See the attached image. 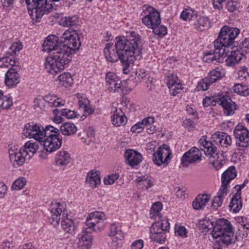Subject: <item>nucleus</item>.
I'll use <instances>...</instances> for the list:
<instances>
[{
  "mask_svg": "<svg viewBox=\"0 0 249 249\" xmlns=\"http://www.w3.org/2000/svg\"><path fill=\"white\" fill-rule=\"evenodd\" d=\"M71 160L70 154L66 151L62 150L57 153L55 158V162L57 166L64 167L70 164Z\"/></svg>",
  "mask_w": 249,
  "mask_h": 249,
  "instance_id": "nucleus-33",
  "label": "nucleus"
},
{
  "mask_svg": "<svg viewBox=\"0 0 249 249\" xmlns=\"http://www.w3.org/2000/svg\"><path fill=\"white\" fill-rule=\"evenodd\" d=\"M220 105L224 108V113L225 115L231 116L234 114L236 106L230 98L223 96L220 99Z\"/></svg>",
  "mask_w": 249,
  "mask_h": 249,
  "instance_id": "nucleus-30",
  "label": "nucleus"
},
{
  "mask_svg": "<svg viewBox=\"0 0 249 249\" xmlns=\"http://www.w3.org/2000/svg\"><path fill=\"white\" fill-rule=\"evenodd\" d=\"M202 150H203L206 156L214 160L212 164L216 170L220 169L225 163V158L222 154L218 152L217 148L211 142L207 140L206 136H203L198 141Z\"/></svg>",
  "mask_w": 249,
  "mask_h": 249,
  "instance_id": "nucleus-6",
  "label": "nucleus"
},
{
  "mask_svg": "<svg viewBox=\"0 0 249 249\" xmlns=\"http://www.w3.org/2000/svg\"><path fill=\"white\" fill-rule=\"evenodd\" d=\"M86 182L92 188L97 187L101 183L100 172L96 170L89 171L87 174Z\"/></svg>",
  "mask_w": 249,
  "mask_h": 249,
  "instance_id": "nucleus-35",
  "label": "nucleus"
},
{
  "mask_svg": "<svg viewBox=\"0 0 249 249\" xmlns=\"http://www.w3.org/2000/svg\"><path fill=\"white\" fill-rule=\"evenodd\" d=\"M239 33L240 30L238 28L223 26L220 30L217 38L214 42V46L224 50L225 55H227V49L229 47H235V39Z\"/></svg>",
  "mask_w": 249,
  "mask_h": 249,
  "instance_id": "nucleus-4",
  "label": "nucleus"
},
{
  "mask_svg": "<svg viewBox=\"0 0 249 249\" xmlns=\"http://www.w3.org/2000/svg\"><path fill=\"white\" fill-rule=\"evenodd\" d=\"M46 127L35 124L33 122L27 124L23 129V134L29 138H33L34 140L41 142L45 137Z\"/></svg>",
  "mask_w": 249,
  "mask_h": 249,
  "instance_id": "nucleus-10",
  "label": "nucleus"
},
{
  "mask_svg": "<svg viewBox=\"0 0 249 249\" xmlns=\"http://www.w3.org/2000/svg\"><path fill=\"white\" fill-rule=\"evenodd\" d=\"M19 82V76L16 69L10 68L5 74V83L10 88L16 86Z\"/></svg>",
  "mask_w": 249,
  "mask_h": 249,
  "instance_id": "nucleus-32",
  "label": "nucleus"
},
{
  "mask_svg": "<svg viewBox=\"0 0 249 249\" xmlns=\"http://www.w3.org/2000/svg\"><path fill=\"white\" fill-rule=\"evenodd\" d=\"M26 183L24 178H20L16 180L12 184V189L13 190H20L24 187Z\"/></svg>",
  "mask_w": 249,
  "mask_h": 249,
  "instance_id": "nucleus-57",
  "label": "nucleus"
},
{
  "mask_svg": "<svg viewBox=\"0 0 249 249\" xmlns=\"http://www.w3.org/2000/svg\"><path fill=\"white\" fill-rule=\"evenodd\" d=\"M232 50L226 60V63L228 66H232L238 63L241 60L243 56L246 55V51L243 53L237 47L231 48Z\"/></svg>",
  "mask_w": 249,
  "mask_h": 249,
  "instance_id": "nucleus-24",
  "label": "nucleus"
},
{
  "mask_svg": "<svg viewBox=\"0 0 249 249\" xmlns=\"http://www.w3.org/2000/svg\"><path fill=\"white\" fill-rule=\"evenodd\" d=\"M229 207L231 211L234 213H237L240 211L242 208L241 194L236 192L233 194Z\"/></svg>",
  "mask_w": 249,
  "mask_h": 249,
  "instance_id": "nucleus-36",
  "label": "nucleus"
},
{
  "mask_svg": "<svg viewBox=\"0 0 249 249\" xmlns=\"http://www.w3.org/2000/svg\"><path fill=\"white\" fill-rule=\"evenodd\" d=\"M111 121L114 125L120 126L126 124L127 118L121 109H116L115 113L111 117Z\"/></svg>",
  "mask_w": 249,
  "mask_h": 249,
  "instance_id": "nucleus-37",
  "label": "nucleus"
},
{
  "mask_svg": "<svg viewBox=\"0 0 249 249\" xmlns=\"http://www.w3.org/2000/svg\"><path fill=\"white\" fill-rule=\"evenodd\" d=\"M225 198L219 195H217L214 197L213 199L212 207L216 209L220 207L222 204L223 201Z\"/></svg>",
  "mask_w": 249,
  "mask_h": 249,
  "instance_id": "nucleus-61",
  "label": "nucleus"
},
{
  "mask_svg": "<svg viewBox=\"0 0 249 249\" xmlns=\"http://www.w3.org/2000/svg\"><path fill=\"white\" fill-rule=\"evenodd\" d=\"M115 45L109 43L106 45L104 53L106 59L116 62L119 59L127 65L130 61L140 59L143 49L141 36L132 31L126 33V36H117Z\"/></svg>",
  "mask_w": 249,
  "mask_h": 249,
  "instance_id": "nucleus-1",
  "label": "nucleus"
},
{
  "mask_svg": "<svg viewBox=\"0 0 249 249\" xmlns=\"http://www.w3.org/2000/svg\"><path fill=\"white\" fill-rule=\"evenodd\" d=\"M66 204L65 202L59 200L53 201L51 205V223L54 226L59 224L61 213L65 214Z\"/></svg>",
  "mask_w": 249,
  "mask_h": 249,
  "instance_id": "nucleus-13",
  "label": "nucleus"
},
{
  "mask_svg": "<svg viewBox=\"0 0 249 249\" xmlns=\"http://www.w3.org/2000/svg\"><path fill=\"white\" fill-rule=\"evenodd\" d=\"M211 199L210 194H202L198 195L192 202V207L196 210H203Z\"/></svg>",
  "mask_w": 249,
  "mask_h": 249,
  "instance_id": "nucleus-29",
  "label": "nucleus"
},
{
  "mask_svg": "<svg viewBox=\"0 0 249 249\" xmlns=\"http://www.w3.org/2000/svg\"><path fill=\"white\" fill-rule=\"evenodd\" d=\"M60 115L67 119H71L77 117V114L74 110H71L68 108L61 109L60 111Z\"/></svg>",
  "mask_w": 249,
  "mask_h": 249,
  "instance_id": "nucleus-55",
  "label": "nucleus"
},
{
  "mask_svg": "<svg viewBox=\"0 0 249 249\" xmlns=\"http://www.w3.org/2000/svg\"><path fill=\"white\" fill-rule=\"evenodd\" d=\"M174 232L176 236L182 237H186L187 230L184 226L176 225L174 228Z\"/></svg>",
  "mask_w": 249,
  "mask_h": 249,
  "instance_id": "nucleus-58",
  "label": "nucleus"
},
{
  "mask_svg": "<svg viewBox=\"0 0 249 249\" xmlns=\"http://www.w3.org/2000/svg\"><path fill=\"white\" fill-rule=\"evenodd\" d=\"M124 156L126 163L131 167L139 165L142 161V155L132 149L126 150Z\"/></svg>",
  "mask_w": 249,
  "mask_h": 249,
  "instance_id": "nucleus-22",
  "label": "nucleus"
},
{
  "mask_svg": "<svg viewBox=\"0 0 249 249\" xmlns=\"http://www.w3.org/2000/svg\"><path fill=\"white\" fill-rule=\"evenodd\" d=\"M233 90L240 95L246 96L249 95V89L245 85L236 84L234 86Z\"/></svg>",
  "mask_w": 249,
  "mask_h": 249,
  "instance_id": "nucleus-50",
  "label": "nucleus"
},
{
  "mask_svg": "<svg viewBox=\"0 0 249 249\" xmlns=\"http://www.w3.org/2000/svg\"><path fill=\"white\" fill-rule=\"evenodd\" d=\"M212 140L217 144L223 147H228L232 143L230 136L223 132H216L211 136Z\"/></svg>",
  "mask_w": 249,
  "mask_h": 249,
  "instance_id": "nucleus-23",
  "label": "nucleus"
},
{
  "mask_svg": "<svg viewBox=\"0 0 249 249\" xmlns=\"http://www.w3.org/2000/svg\"><path fill=\"white\" fill-rule=\"evenodd\" d=\"M75 96L78 99L79 107L83 110L85 115L91 114L93 111L91 107L89 101L86 96L81 93H77Z\"/></svg>",
  "mask_w": 249,
  "mask_h": 249,
  "instance_id": "nucleus-31",
  "label": "nucleus"
},
{
  "mask_svg": "<svg viewBox=\"0 0 249 249\" xmlns=\"http://www.w3.org/2000/svg\"><path fill=\"white\" fill-rule=\"evenodd\" d=\"M142 14V23L148 28L152 29L154 34L163 37L167 34L166 28L160 25V15L158 11L149 6L143 10Z\"/></svg>",
  "mask_w": 249,
  "mask_h": 249,
  "instance_id": "nucleus-3",
  "label": "nucleus"
},
{
  "mask_svg": "<svg viewBox=\"0 0 249 249\" xmlns=\"http://www.w3.org/2000/svg\"><path fill=\"white\" fill-rule=\"evenodd\" d=\"M44 68L47 72L55 75L62 71L65 69V66L62 64V62L56 60L51 55L46 58Z\"/></svg>",
  "mask_w": 249,
  "mask_h": 249,
  "instance_id": "nucleus-17",
  "label": "nucleus"
},
{
  "mask_svg": "<svg viewBox=\"0 0 249 249\" xmlns=\"http://www.w3.org/2000/svg\"><path fill=\"white\" fill-rule=\"evenodd\" d=\"M234 136L237 146L245 148L249 145V131L245 126L237 125L234 130Z\"/></svg>",
  "mask_w": 249,
  "mask_h": 249,
  "instance_id": "nucleus-15",
  "label": "nucleus"
},
{
  "mask_svg": "<svg viewBox=\"0 0 249 249\" xmlns=\"http://www.w3.org/2000/svg\"><path fill=\"white\" fill-rule=\"evenodd\" d=\"M13 105L12 98L10 96H3L1 97L0 101V107L2 109H6L9 108Z\"/></svg>",
  "mask_w": 249,
  "mask_h": 249,
  "instance_id": "nucleus-53",
  "label": "nucleus"
},
{
  "mask_svg": "<svg viewBox=\"0 0 249 249\" xmlns=\"http://www.w3.org/2000/svg\"><path fill=\"white\" fill-rule=\"evenodd\" d=\"M225 54L224 50H222L219 47H215L214 51H210L204 53L203 60L207 63L212 62L213 61H219L221 57Z\"/></svg>",
  "mask_w": 249,
  "mask_h": 249,
  "instance_id": "nucleus-28",
  "label": "nucleus"
},
{
  "mask_svg": "<svg viewBox=\"0 0 249 249\" xmlns=\"http://www.w3.org/2000/svg\"><path fill=\"white\" fill-rule=\"evenodd\" d=\"M237 176V172L233 166L229 167L221 175V182L230 184L231 181Z\"/></svg>",
  "mask_w": 249,
  "mask_h": 249,
  "instance_id": "nucleus-39",
  "label": "nucleus"
},
{
  "mask_svg": "<svg viewBox=\"0 0 249 249\" xmlns=\"http://www.w3.org/2000/svg\"><path fill=\"white\" fill-rule=\"evenodd\" d=\"M197 17V12L191 8H187L183 10L180 18L184 20H192Z\"/></svg>",
  "mask_w": 249,
  "mask_h": 249,
  "instance_id": "nucleus-48",
  "label": "nucleus"
},
{
  "mask_svg": "<svg viewBox=\"0 0 249 249\" xmlns=\"http://www.w3.org/2000/svg\"><path fill=\"white\" fill-rule=\"evenodd\" d=\"M230 188V185L229 184L221 182V186L217 194L225 198L229 193Z\"/></svg>",
  "mask_w": 249,
  "mask_h": 249,
  "instance_id": "nucleus-56",
  "label": "nucleus"
},
{
  "mask_svg": "<svg viewBox=\"0 0 249 249\" xmlns=\"http://www.w3.org/2000/svg\"><path fill=\"white\" fill-rule=\"evenodd\" d=\"M183 89L182 81L176 75L172 74V96L180 95Z\"/></svg>",
  "mask_w": 249,
  "mask_h": 249,
  "instance_id": "nucleus-41",
  "label": "nucleus"
},
{
  "mask_svg": "<svg viewBox=\"0 0 249 249\" xmlns=\"http://www.w3.org/2000/svg\"><path fill=\"white\" fill-rule=\"evenodd\" d=\"M213 83L210 80V79L207 76L200 80L197 83L196 89L197 91H205L208 89L209 86Z\"/></svg>",
  "mask_w": 249,
  "mask_h": 249,
  "instance_id": "nucleus-52",
  "label": "nucleus"
},
{
  "mask_svg": "<svg viewBox=\"0 0 249 249\" xmlns=\"http://www.w3.org/2000/svg\"><path fill=\"white\" fill-rule=\"evenodd\" d=\"M71 49L67 46L60 45L59 48H56L55 52L51 55L56 60L62 62L64 66L68 64L71 59L72 54Z\"/></svg>",
  "mask_w": 249,
  "mask_h": 249,
  "instance_id": "nucleus-16",
  "label": "nucleus"
},
{
  "mask_svg": "<svg viewBox=\"0 0 249 249\" xmlns=\"http://www.w3.org/2000/svg\"><path fill=\"white\" fill-rule=\"evenodd\" d=\"M243 53L246 51V54L249 52V37L245 38L237 47Z\"/></svg>",
  "mask_w": 249,
  "mask_h": 249,
  "instance_id": "nucleus-64",
  "label": "nucleus"
},
{
  "mask_svg": "<svg viewBox=\"0 0 249 249\" xmlns=\"http://www.w3.org/2000/svg\"><path fill=\"white\" fill-rule=\"evenodd\" d=\"M162 209V204L161 202L158 201L154 203L151 206L149 216L151 218L160 219V211Z\"/></svg>",
  "mask_w": 249,
  "mask_h": 249,
  "instance_id": "nucleus-45",
  "label": "nucleus"
},
{
  "mask_svg": "<svg viewBox=\"0 0 249 249\" xmlns=\"http://www.w3.org/2000/svg\"><path fill=\"white\" fill-rule=\"evenodd\" d=\"M38 148V145L37 143L30 140L26 142L23 147L21 148V149H22L23 154L29 160L36 153Z\"/></svg>",
  "mask_w": 249,
  "mask_h": 249,
  "instance_id": "nucleus-34",
  "label": "nucleus"
},
{
  "mask_svg": "<svg viewBox=\"0 0 249 249\" xmlns=\"http://www.w3.org/2000/svg\"><path fill=\"white\" fill-rule=\"evenodd\" d=\"M9 155L10 162L15 167L22 165L28 160L21 149L11 148L9 150Z\"/></svg>",
  "mask_w": 249,
  "mask_h": 249,
  "instance_id": "nucleus-20",
  "label": "nucleus"
},
{
  "mask_svg": "<svg viewBox=\"0 0 249 249\" xmlns=\"http://www.w3.org/2000/svg\"><path fill=\"white\" fill-rule=\"evenodd\" d=\"M108 236L112 240L109 245L111 249H117L119 247L118 241L122 240L124 237L121 224L119 223H113L111 224Z\"/></svg>",
  "mask_w": 249,
  "mask_h": 249,
  "instance_id": "nucleus-14",
  "label": "nucleus"
},
{
  "mask_svg": "<svg viewBox=\"0 0 249 249\" xmlns=\"http://www.w3.org/2000/svg\"><path fill=\"white\" fill-rule=\"evenodd\" d=\"M106 86L109 92H118L122 87V80L115 73L108 72L106 77Z\"/></svg>",
  "mask_w": 249,
  "mask_h": 249,
  "instance_id": "nucleus-19",
  "label": "nucleus"
},
{
  "mask_svg": "<svg viewBox=\"0 0 249 249\" xmlns=\"http://www.w3.org/2000/svg\"><path fill=\"white\" fill-rule=\"evenodd\" d=\"M58 129L52 126H46L45 139L43 142L44 149L49 153H52L58 149L62 145V139L60 138Z\"/></svg>",
  "mask_w": 249,
  "mask_h": 249,
  "instance_id": "nucleus-7",
  "label": "nucleus"
},
{
  "mask_svg": "<svg viewBox=\"0 0 249 249\" xmlns=\"http://www.w3.org/2000/svg\"><path fill=\"white\" fill-rule=\"evenodd\" d=\"M207 226V229L213 230L212 235L214 239H219L218 241L225 245H229L234 242V233L232 231L230 222L225 219L218 220L214 226L213 222L209 219L203 221Z\"/></svg>",
  "mask_w": 249,
  "mask_h": 249,
  "instance_id": "nucleus-2",
  "label": "nucleus"
},
{
  "mask_svg": "<svg viewBox=\"0 0 249 249\" xmlns=\"http://www.w3.org/2000/svg\"><path fill=\"white\" fill-rule=\"evenodd\" d=\"M201 155L202 153L199 149L192 147L183 155L181 163L183 166H187L189 164L200 160Z\"/></svg>",
  "mask_w": 249,
  "mask_h": 249,
  "instance_id": "nucleus-21",
  "label": "nucleus"
},
{
  "mask_svg": "<svg viewBox=\"0 0 249 249\" xmlns=\"http://www.w3.org/2000/svg\"><path fill=\"white\" fill-rule=\"evenodd\" d=\"M59 0H26L29 13L33 20H37L53 8V1Z\"/></svg>",
  "mask_w": 249,
  "mask_h": 249,
  "instance_id": "nucleus-5",
  "label": "nucleus"
},
{
  "mask_svg": "<svg viewBox=\"0 0 249 249\" xmlns=\"http://www.w3.org/2000/svg\"><path fill=\"white\" fill-rule=\"evenodd\" d=\"M79 244L82 247H85L86 249H89L91 246L92 237L89 231L83 230L79 235Z\"/></svg>",
  "mask_w": 249,
  "mask_h": 249,
  "instance_id": "nucleus-38",
  "label": "nucleus"
},
{
  "mask_svg": "<svg viewBox=\"0 0 249 249\" xmlns=\"http://www.w3.org/2000/svg\"><path fill=\"white\" fill-rule=\"evenodd\" d=\"M146 119L152 120L151 121H150L151 122H150L148 124L147 123L145 124L146 125L145 127L146 128V132L148 134H152L156 130V127L154 125H153V124L155 122V119L154 117H146Z\"/></svg>",
  "mask_w": 249,
  "mask_h": 249,
  "instance_id": "nucleus-60",
  "label": "nucleus"
},
{
  "mask_svg": "<svg viewBox=\"0 0 249 249\" xmlns=\"http://www.w3.org/2000/svg\"><path fill=\"white\" fill-rule=\"evenodd\" d=\"M249 76V73L248 71V69L245 66L241 67L238 71V78L243 80L246 79L247 77Z\"/></svg>",
  "mask_w": 249,
  "mask_h": 249,
  "instance_id": "nucleus-63",
  "label": "nucleus"
},
{
  "mask_svg": "<svg viewBox=\"0 0 249 249\" xmlns=\"http://www.w3.org/2000/svg\"><path fill=\"white\" fill-rule=\"evenodd\" d=\"M120 175L119 173H117L110 174L104 178V183L106 185H111L113 184L117 179H118Z\"/></svg>",
  "mask_w": 249,
  "mask_h": 249,
  "instance_id": "nucleus-59",
  "label": "nucleus"
},
{
  "mask_svg": "<svg viewBox=\"0 0 249 249\" xmlns=\"http://www.w3.org/2000/svg\"><path fill=\"white\" fill-rule=\"evenodd\" d=\"M60 85L66 88L71 86L73 83V79L71 74L69 72H64L58 77Z\"/></svg>",
  "mask_w": 249,
  "mask_h": 249,
  "instance_id": "nucleus-46",
  "label": "nucleus"
},
{
  "mask_svg": "<svg viewBox=\"0 0 249 249\" xmlns=\"http://www.w3.org/2000/svg\"><path fill=\"white\" fill-rule=\"evenodd\" d=\"M232 50L226 60V63L228 66H232L238 63L241 60L243 56L246 55V51L243 53L237 47L231 48Z\"/></svg>",
  "mask_w": 249,
  "mask_h": 249,
  "instance_id": "nucleus-25",
  "label": "nucleus"
},
{
  "mask_svg": "<svg viewBox=\"0 0 249 249\" xmlns=\"http://www.w3.org/2000/svg\"><path fill=\"white\" fill-rule=\"evenodd\" d=\"M60 130L63 135L69 136L74 134L77 129L74 124L65 123L61 125Z\"/></svg>",
  "mask_w": 249,
  "mask_h": 249,
  "instance_id": "nucleus-42",
  "label": "nucleus"
},
{
  "mask_svg": "<svg viewBox=\"0 0 249 249\" xmlns=\"http://www.w3.org/2000/svg\"><path fill=\"white\" fill-rule=\"evenodd\" d=\"M60 45H62V43L59 42L58 37L50 35L44 41L42 45V51L48 53L52 52L53 53L55 52L56 48H59Z\"/></svg>",
  "mask_w": 249,
  "mask_h": 249,
  "instance_id": "nucleus-27",
  "label": "nucleus"
},
{
  "mask_svg": "<svg viewBox=\"0 0 249 249\" xmlns=\"http://www.w3.org/2000/svg\"><path fill=\"white\" fill-rule=\"evenodd\" d=\"M106 219L105 214L101 212H94L87 216L86 224L89 229L94 231H101L104 229Z\"/></svg>",
  "mask_w": 249,
  "mask_h": 249,
  "instance_id": "nucleus-8",
  "label": "nucleus"
},
{
  "mask_svg": "<svg viewBox=\"0 0 249 249\" xmlns=\"http://www.w3.org/2000/svg\"><path fill=\"white\" fill-rule=\"evenodd\" d=\"M152 120L144 118L142 121L133 125L131 128V131L133 133H139L141 132L145 126V124H148Z\"/></svg>",
  "mask_w": 249,
  "mask_h": 249,
  "instance_id": "nucleus-49",
  "label": "nucleus"
},
{
  "mask_svg": "<svg viewBox=\"0 0 249 249\" xmlns=\"http://www.w3.org/2000/svg\"><path fill=\"white\" fill-rule=\"evenodd\" d=\"M22 44L20 41L15 42L13 43L9 49V53L11 55L16 54L22 49Z\"/></svg>",
  "mask_w": 249,
  "mask_h": 249,
  "instance_id": "nucleus-54",
  "label": "nucleus"
},
{
  "mask_svg": "<svg viewBox=\"0 0 249 249\" xmlns=\"http://www.w3.org/2000/svg\"><path fill=\"white\" fill-rule=\"evenodd\" d=\"M232 50L226 60V63L228 66H232L238 63L241 60L243 56L246 55V51L243 53L237 47L231 48Z\"/></svg>",
  "mask_w": 249,
  "mask_h": 249,
  "instance_id": "nucleus-26",
  "label": "nucleus"
},
{
  "mask_svg": "<svg viewBox=\"0 0 249 249\" xmlns=\"http://www.w3.org/2000/svg\"><path fill=\"white\" fill-rule=\"evenodd\" d=\"M60 41L63 43L62 45L67 46L71 49V51L75 53L78 50L81 45L79 36L75 30H67L60 37Z\"/></svg>",
  "mask_w": 249,
  "mask_h": 249,
  "instance_id": "nucleus-9",
  "label": "nucleus"
},
{
  "mask_svg": "<svg viewBox=\"0 0 249 249\" xmlns=\"http://www.w3.org/2000/svg\"><path fill=\"white\" fill-rule=\"evenodd\" d=\"M171 154V151L169 145L162 144L154 153L152 156L153 161L159 166L161 165H167L170 162Z\"/></svg>",
  "mask_w": 249,
  "mask_h": 249,
  "instance_id": "nucleus-11",
  "label": "nucleus"
},
{
  "mask_svg": "<svg viewBox=\"0 0 249 249\" xmlns=\"http://www.w3.org/2000/svg\"><path fill=\"white\" fill-rule=\"evenodd\" d=\"M16 64V61L13 56L4 57L0 58V68H11Z\"/></svg>",
  "mask_w": 249,
  "mask_h": 249,
  "instance_id": "nucleus-51",
  "label": "nucleus"
},
{
  "mask_svg": "<svg viewBox=\"0 0 249 249\" xmlns=\"http://www.w3.org/2000/svg\"><path fill=\"white\" fill-rule=\"evenodd\" d=\"M79 22L78 17L77 15L65 17L60 20V25L64 27L74 26L78 25Z\"/></svg>",
  "mask_w": 249,
  "mask_h": 249,
  "instance_id": "nucleus-43",
  "label": "nucleus"
},
{
  "mask_svg": "<svg viewBox=\"0 0 249 249\" xmlns=\"http://www.w3.org/2000/svg\"><path fill=\"white\" fill-rule=\"evenodd\" d=\"M150 239L158 243L163 244L166 240L165 232L163 231L159 222L154 223L150 227Z\"/></svg>",
  "mask_w": 249,
  "mask_h": 249,
  "instance_id": "nucleus-18",
  "label": "nucleus"
},
{
  "mask_svg": "<svg viewBox=\"0 0 249 249\" xmlns=\"http://www.w3.org/2000/svg\"><path fill=\"white\" fill-rule=\"evenodd\" d=\"M195 28L198 31H203L210 27V21L207 17H199L194 24Z\"/></svg>",
  "mask_w": 249,
  "mask_h": 249,
  "instance_id": "nucleus-40",
  "label": "nucleus"
},
{
  "mask_svg": "<svg viewBox=\"0 0 249 249\" xmlns=\"http://www.w3.org/2000/svg\"><path fill=\"white\" fill-rule=\"evenodd\" d=\"M65 100L57 97L54 94H48L44 98H38L35 100V107L43 108V105L45 103L47 106L51 107H57L63 106L65 104Z\"/></svg>",
  "mask_w": 249,
  "mask_h": 249,
  "instance_id": "nucleus-12",
  "label": "nucleus"
},
{
  "mask_svg": "<svg viewBox=\"0 0 249 249\" xmlns=\"http://www.w3.org/2000/svg\"><path fill=\"white\" fill-rule=\"evenodd\" d=\"M136 181L138 182H142V184L144 186L146 189H148L153 186V182L145 177H138Z\"/></svg>",
  "mask_w": 249,
  "mask_h": 249,
  "instance_id": "nucleus-62",
  "label": "nucleus"
},
{
  "mask_svg": "<svg viewBox=\"0 0 249 249\" xmlns=\"http://www.w3.org/2000/svg\"><path fill=\"white\" fill-rule=\"evenodd\" d=\"M225 74L224 70L221 67H217L211 71L207 77L213 83L222 78Z\"/></svg>",
  "mask_w": 249,
  "mask_h": 249,
  "instance_id": "nucleus-44",
  "label": "nucleus"
},
{
  "mask_svg": "<svg viewBox=\"0 0 249 249\" xmlns=\"http://www.w3.org/2000/svg\"><path fill=\"white\" fill-rule=\"evenodd\" d=\"M61 226L64 231L67 233L72 234L74 232L75 226L73 221L68 218L63 220L61 222Z\"/></svg>",
  "mask_w": 249,
  "mask_h": 249,
  "instance_id": "nucleus-47",
  "label": "nucleus"
}]
</instances>
